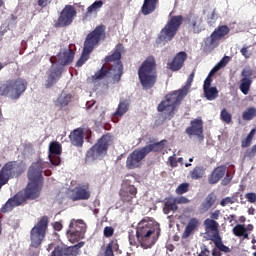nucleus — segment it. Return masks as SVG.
Returning <instances> with one entry per match:
<instances>
[{
  "label": "nucleus",
  "instance_id": "obj_22",
  "mask_svg": "<svg viewBox=\"0 0 256 256\" xmlns=\"http://www.w3.org/2000/svg\"><path fill=\"white\" fill-rule=\"evenodd\" d=\"M187 25L193 33H201L203 31V19L198 15H190L187 19Z\"/></svg>",
  "mask_w": 256,
  "mask_h": 256
},
{
  "label": "nucleus",
  "instance_id": "obj_16",
  "mask_svg": "<svg viewBox=\"0 0 256 256\" xmlns=\"http://www.w3.org/2000/svg\"><path fill=\"white\" fill-rule=\"evenodd\" d=\"M147 157V153L143 148L135 149L126 159V167L128 169H138L143 163V159Z\"/></svg>",
  "mask_w": 256,
  "mask_h": 256
},
{
  "label": "nucleus",
  "instance_id": "obj_63",
  "mask_svg": "<svg viewBox=\"0 0 256 256\" xmlns=\"http://www.w3.org/2000/svg\"><path fill=\"white\" fill-rule=\"evenodd\" d=\"M177 161L180 163V165H183V158H178Z\"/></svg>",
  "mask_w": 256,
  "mask_h": 256
},
{
  "label": "nucleus",
  "instance_id": "obj_9",
  "mask_svg": "<svg viewBox=\"0 0 256 256\" xmlns=\"http://www.w3.org/2000/svg\"><path fill=\"white\" fill-rule=\"evenodd\" d=\"M181 23H183V16H172L165 27L160 31L158 39L163 43H168L171 41L175 35H177V31H179V27H181Z\"/></svg>",
  "mask_w": 256,
  "mask_h": 256
},
{
  "label": "nucleus",
  "instance_id": "obj_34",
  "mask_svg": "<svg viewBox=\"0 0 256 256\" xmlns=\"http://www.w3.org/2000/svg\"><path fill=\"white\" fill-rule=\"evenodd\" d=\"M164 145H165V140H162L157 143L146 145L142 149H144V152L146 153V155H149L151 151H154V152L162 151Z\"/></svg>",
  "mask_w": 256,
  "mask_h": 256
},
{
  "label": "nucleus",
  "instance_id": "obj_52",
  "mask_svg": "<svg viewBox=\"0 0 256 256\" xmlns=\"http://www.w3.org/2000/svg\"><path fill=\"white\" fill-rule=\"evenodd\" d=\"M200 249H201V251L199 253V256H209V255H211V252L209 251V249H207V246L202 245Z\"/></svg>",
  "mask_w": 256,
  "mask_h": 256
},
{
  "label": "nucleus",
  "instance_id": "obj_5",
  "mask_svg": "<svg viewBox=\"0 0 256 256\" xmlns=\"http://www.w3.org/2000/svg\"><path fill=\"white\" fill-rule=\"evenodd\" d=\"M103 39H105V26L103 25L96 27L87 35L82 55L76 63L77 67L85 65V62L89 59V55H91L93 49H95V47L99 45V41H103Z\"/></svg>",
  "mask_w": 256,
  "mask_h": 256
},
{
  "label": "nucleus",
  "instance_id": "obj_10",
  "mask_svg": "<svg viewBox=\"0 0 256 256\" xmlns=\"http://www.w3.org/2000/svg\"><path fill=\"white\" fill-rule=\"evenodd\" d=\"M27 89V82L23 79H17L11 82L8 86H3L2 95L8 97L9 99H19L25 90Z\"/></svg>",
  "mask_w": 256,
  "mask_h": 256
},
{
  "label": "nucleus",
  "instance_id": "obj_35",
  "mask_svg": "<svg viewBox=\"0 0 256 256\" xmlns=\"http://www.w3.org/2000/svg\"><path fill=\"white\" fill-rule=\"evenodd\" d=\"M256 117V108L254 106L247 108L242 113V119L244 121H253Z\"/></svg>",
  "mask_w": 256,
  "mask_h": 256
},
{
  "label": "nucleus",
  "instance_id": "obj_40",
  "mask_svg": "<svg viewBox=\"0 0 256 256\" xmlns=\"http://www.w3.org/2000/svg\"><path fill=\"white\" fill-rule=\"evenodd\" d=\"M113 251H119V244H117L116 242H110L104 251V256H115V254H113Z\"/></svg>",
  "mask_w": 256,
  "mask_h": 256
},
{
  "label": "nucleus",
  "instance_id": "obj_27",
  "mask_svg": "<svg viewBox=\"0 0 256 256\" xmlns=\"http://www.w3.org/2000/svg\"><path fill=\"white\" fill-rule=\"evenodd\" d=\"M199 227V219L192 218L188 221V224L185 227V230L182 234L183 239H187L188 237H191L192 233Z\"/></svg>",
  "mask_w": 256,
  "mask_h": 256
},
{
  "label": "nucleus",
  "instance_id": "obj_47",
  "mask_svg": "<svg viewBox=\"0 0 256 256\" xmlns=\"http://www.w3.org/2000/svg\"><path fill=\"white\" fill-rule=\"evenodd\" d=\"M173 201L175 205H185L186 203H189V200L183 196L177 197Z\"/></svg>",
  "mask_w": 256,
  "mask_h": 256
},
{
  "label": "nucleus",
  "instance_id": "obj_56",
  "mask_svg": "<svg viewBox=\"0 0 256 256\" xmlns=\"http://www.w3.org/2000/svg\"><path fill=\"white\" fill-rule=\"evenodd\" d=\"M53 227H54L55 231H61L63 229V224L61 222H55L53 224Z\"/></svg>",
  "mask_w": 256,
  "mask_h": 256
},
{
  "label": "nucleus",
  "instance_id": "obj_30",
  "mask_svg": "<svg viewBox=\"0 0 256 256\" xmlns=\"http://www.w3.org/2000/svg\"><path fill=\"white\" fill-rule=\"evenodd\" d=\"M103 0H96L92 5L87 8L86 17L97 15L103 9Z\"/></svg>",
  "mask_w": 256,
  "mask_h": 256
},
{
  "label": "nucleus",
  "instance_id": "obj_59",
  "mask_svg": "<svg viewBox=\"0 0 256 256\" xmlns=\"http://www.w3.org/2000/svg\"><path fill=\"white\" fill-rule=\"evenodd\" d=\"M38 5L39 7H47V0H39Z\"/></svg>",
  "mask_w": 256,
  "mask_h": 256
},
{
  "label": "nucleus",
  "instance_id": "obj_1",
  "mask_svg": "<svg viewBox=\"0 0 256 256\" xmlns=\"http://www.w3.org/2000/svg\"><path fill=\"white\" fill-rule=\"evenodd\" d=\"M48 165L49 163L41 159L32 163L28 170L29 183L25 192H18L14 197L10 198L5 205L2 206V213L12 211L14 207H19V205L25 203L26 199H37V197H39L41 187H43V169Z\"/></svg>",
  "mask_w": 256,
  "mask_h": 256
},
{
  "label": "nucleus",
  "instance_id": "obj_51",
  "mask_svg": "<svg viewBox=\"0 0 256 256\" xmlns=\"http://www.w3.org/2000/svg\"><path fill=\"white\" fill-rule=\"evenodd\" d=\"M240 53L243 55V57H245V59H249V57H251V52H249V48L247 46H244L240 50Z\"/></svg>",
  "mask_w": 256,
  "mask_h": 256
},
{
  "label": "nucleus",
  "instance_id": "obj_28",
  "mask_svg": "<svg viewBox=\"0 0 256 256\" xmlns=\"http://www.w3.org/2000/svg\"><path fill=\"white\" fill-rule=\"evenodd\" d=\"M204 226L207 233H213L214 237H219V223L213 219H206Z\"/></svg>",
  "mask_w": 256,
  "mask_h": 256
},
{
  "label": "nucleus",
  "instance_id": "obj_14",
  "mask_svg": "<svg viewBox=\"0 0 256 256\" xmlns=\"http://www.w3.org/2000/svg\"><path fill=\"white\" fill-rule=\"evenodd\" d=\"M23 173V169L19 166L17 162H8L6 163L0 171V189L3 185H6L7 181L11 177H17Z\"/></svg>",
  "mask_w": 256,
  "mask_h": 256
},
{
  "label": "nucleus",
  "instance_id": "obj_36",
  "mask_svg": "<svg viewBox=\"0 0 256 256\" xmlns=\"http://www.w3.org/2000/svg\"><path fill=\"white\" fill-rule=\"evenodd\" d=\"M203 175H205V168L203 166H196L190 171V177L194 180L202 179Z\"/></svg>",
  "mask_w": 256,
  "mask_h": 256
},
{
  "label": "nucleus",
  "instance_id": "obj_15",
  "mask_svg": "<svg viewBox=\"0 0 256 256\" xmlns=\"http://www.w3.org/2000/svg\"><path fill=\"white\" fill-rule=\"evenodd\" d=\"M75 17H77V10L75 9V6L66 5L60 12L56 22V27H69V25L73 23Z\"/></svg>",
  "mask_w": 256,
  "mask_h": 256
},
{
  "label": "nucleus",
  "instance_id": "obj_7",
  "mask_svg": "<svg viewBox=\"0 0 256 256\" xmlns=\"http://www.w3.org/2000/svg\"><path fill=\"white\" fill-rule=\"evenodd\" d=\"M111 143H113L111 135L106 134L102 136L87 152L86 161L91 163L92 161H97V159H103V157L107 155V149H109V145H111Z\"/></svg>",
  "mask_w": 256,
  "mask_h": 256
},
{
  "label": "nucleus",
  "instance_id": "obj_37",
  "mask_svg": "<svg viewBox=\"0 0 256 256\" xmlns=\"http://www.w3.org/2000/svg\"><path fill=\"white\" fill-rule=\"evenodd\" d=\"M217 199V196H215V194H209L206 199L205 202L202 204L203 207V211H209V209H211L213 207V205H215V201Z\"/></svg>",
  "mask_w": 256,
  "mask_h": 256
},
{
  "label": "nucleus",
  "instance_id": "obj_19",
  "mask_svg": "<svg viewBox=\"0 0 256 256\" xmlns=\"http://www.w3.org/2000/svg\"><path fill=\"white\" fill-rule=\"evenodd\" d=\"M73 59H75V53H73V50L71 48L62 49L57 57H51L50 61L53 63L56 61L58 65H69V63L73 62Z\"/></svg>",
  "mask_w": 256,
  "mask_h": 256
},
{
  "label": "nucleus",
  "instance_id": "obj_48",
  "mask_svg": "<svg viewBox=\"0 0 256 256\" xmlns=\"http://www.w3.org/2000/svg\"><path fill=\"white\" fill-rule=\"evenodd\" d=\"M216 247H218V249L220 251H223L224 253H229V251H231V249H229V247L225 246L224 243L221 241L216 242Z\"/></svg>",
  "mask_w": 256,
  "mask_h": 256
},
{
  "label": "nucleus",
  "instance_id": "obj_54",
  "mask_svg": "<svg viewBox=\"0 0 256 256\" xmlns=\"http://www.w3.org/2000/svg\"><path fill=\"white\" fill-rule=\"evenodd\" d=\"M253 141V139L249 138L248 136L245 138V140H242V144L241 147L243 148H247L251 146V142Z\"/></svg>",
  "mask_w": 256,
  "mask_h": 256
},
{
  "label": "nucleus",
  "instance_id": "obj_20",
  "mask_svg": "<svg viewBox=\"0 0 256 256\" xmlns=\"http://www.w3.org/2000/svg\"><path fill=\"white\" fill-rule=\"evenodd\" d=\"M61 155V144L59 142H52L49 145V161L51 165L54 167H57L61 165V158L59 157Z\"/></svg>",
  "mask_w": 256,
  "mask_h": 256
},
{
  "label": "nucleus",
  "instance_id": "obj_29",
  "mask_svg": "<svg viewBox=\"0 0 256 256\" xmlns=\"http://www.w3.org/2000/svg\"><path fill=\"white\" fill-rule=\"evenodd\" d=\"M59 77H61V70L60 69L55 70V68L52 67L48 71V78L46 80V87H53V85H55V83H57V79H59Z\"/></svg>",
  "mask_w": 256,
  "mask_h": 256
},
{
  "label": "nucleus",
  "instance_id": "obj_13",
  "mask_svg": "<svg viewBox=\"0 0 256 256\" xmlns=\"http://www.w3.org/2000/svg\"><path fill=\"white\" fill-rule=\"evenodd\" d=\"M229 31L230 29L226 25L215 28L210 37L206 38L204 49H206V51H213V49L219 47L221 39H223L225 35H228Z\"/></svg>",
  "mask_w": 256,
  "mask_h": 256
},
{
  "label": "nucleus",
  "instance_id": "obj_4",
  "mask_svg": "<svg viewBox=\"0 0 256 256\" xmlns=\"http://www.w3.org/2000/svg\"><path fill=\"white\" fill-rule=\"evenodd\" d=\"M119 59H121V46H118L112 55L106 57V63H114L111 68L108 71L102 68L100 71L96 72L95 75L92 76V83L99 85L100 81H103L105 77H110L114 83H119L123 75V64Z\"/></svg>",
  "mask_w": 256,
  "mask_h": 256
},
{
  "label": "nucleus",
  "instance_id": "obj_3",
  "mask_svg": "<svg viewBox=\"0 0 256 256\" xmlns=\"http://www.w3.org/2000/svg\"><path fill=\"white\" fill-rule=\"evenodd\" d=\"M159 224L149 218L141 220L136 228L137 241L142 249H151L159 239Z\"/></svg>",
  "mask_w": 256,
  "mask_h": 256
},
{
  "label": "nucleus",
  "instance_id": "obj_11",
  "mask_svg": "<svg viewBox=\"0 0 256 256\" xmlns=\"http://www.w3.org/2000/svg\"><path fill=\"white\" fill-rule=\"evenodd\" d=\"M85 231H87V224L83 220H71L67 231L69 241L75 243L79 239H85Z\"/></svg>",
  "mask_w": 256,
  "mask_h": 256
},
{
  "label": "nucleus",
  "instance_id": "obj_39",
  "mask_svg": "<svg viewBox=\"0 0 256 256\" xmlns=\"http://www.w3.org/2000/svg\"><path fill=\"white\" fill-rule=\"evenodd\" d=\"M70 102H71V94L62 93L58 97L56 101V105H58L59 107H67V105H69Z\"/></svg>",
  "mask_w": 256,
  "mask_h": 256
},
{
  "label": "nucleus",
  "instance_id": "obj_41",
  "mask_svg": "<svg viewBox=\"0 0 256 256\" xmlns=\"http://www.w3.org/2000/svg\"><path fill=\"white\" fill-rule=\"evenodd\" d=\"M165 215H169V213H175L177 211V205L175 204L174 200H168L163 208Z\"/></svg>",
  "mask_w": 256,
  "mask_h": 256
},
{
  "label": "nucleus",
  "instance_id": "obj_45",
  "mask_svg": "<svg viewBox=\"0 0 256 256\" xmlns=\"http://www.w3.org/2000/svg\"><path fill=\"white\" fill-rule=\"evenodd\" d=\"M245 199L248 201V203H256V193L250 192L245 194Z\"/></svg>",
  "mask_w": 256,
  "mask_h": 256
},
{
  "label": "nucleus",
  "instance_id": "obj_60",
  "mask_svg": "<svg viewBox=\"0 0 256 256\" xmlns=\"http://www.w3.org/2000/svg\"><path fill=\"white\" fill-rule=\"evenodd\" d=\"M255 133H256V130L252 129L247 137L250 138V139H253V137H255Z\"/></svg>",
  "mask_w": 256,
  "mask_h": 256
},
{
  "label": "nucleus",
  "instance_id": "obj_21",
  "mask_svg": "<svg viewBox=\"0 0 256 256\" xmlns=\"http://www.w3.org/2000/svg\"><path fill=\"white\" fill-rule=\"evenodd\" d=\"M189 137H197L200 141L203 139V120L197 118L191 122V126L186 129Z\"/></svg>",
  "mask_w": 256,
  "mask_h": 256
},
{
  "label": "nucleus",
  "instance_id": "obj_43",
  "mask_svg": "<svg viewBox=\"0 0 256 256\" xmlns=\"http://www.w3.org/2000/svg\"><path fill=\"white\" fill-rule=\"evenodd\" d=\"M243 79H251L253 77V70L249 67H245L241 72Z\"/></svg>",
  "mask_w": 256,
  "mask_h": 256
},
{
  "label": "nucleus",
  "instance_id": "obj_2",
  "mask_svg": "<svg viewBox=\"0 0 256 256\" xmlns=\"http://www.w3.org/2000/svg\"><path fill=\"white\" fill-rule=\"evenodd\" d=\"M193 79H195V72H192L187 80L186 85L177 91L168 94L158 105V111L163 113L165 119H173L175 116V111L177 110V105L183 101L187 93H189V89H191V83H193Z\"/></svg>",
  "mask_w": 256,
  "mask_h": 256
},
{
  "label": "nucleus",
  "instance_id": "obj_46",
  "mask_svg": "<svg viewBox=\"0 0 256 256\" xmlns=\"http://www.w3.org/2000/svg\"><path fill=\"white\" fill-rule=\"evenodd\" d=\"M177 156V154H173L172 156H170L168 158V165L171 166L172 168L177 167V158H175Z\"/></svg>",
  "mask_w": 256,
  "mask_h": 256
},
{
  "label": "nucleus",
  "instance_id": "obj_53",
  "mask_svg": "<svg viewBox=\"0 0 256 256\" xmlns=\"http://www.w3.org/2000/svg\"><path fill=\"white\" fill-rule=\"evenodd\" d=\"M217 17L215 10H212L210 15H208V21H210V23H215V21H217Z\"/></svg>",
  "mask_w": 256,
  "mask_h": 256
},
{
  "label": "nucleus",
  "instance_id": "obj_32",
  "mask_svg": "<svg viewBox=\"0 0 256 256\" xmlns=\"http://www.w3.org/2000/svg\"><path fill=\"white\" fill-rule=\"evenodd\" d=\"M158 0H144L142 6V13L143 15H151L153 11H155V7L157 6Z\"/></svg>",
  "mask_w": 256,
  "mask_h": 256
},
{
  "label": "nucleus",
  "instance_id": "obj_33",
  "mask_svg": "<svg viewBox=\"0 0 256 256\" xmlns=\"http://www.w3.org/2000/svg\"><path fill=\"white\" fill-rule=\"evenodd\" d=\"M233 235L235 237H243V239H249V233L247 232V227L243 224H237L233 229H232Z\"/></svg>",
  "mask_w": 256,
  "mask_h": 256
},
{
  "label": "nucleus",
  "instance_id": "obj_61",
  "mask_svg": "<svg viewBox=\"0 0 256 256\" xmlns=\"http://www.w3.org/2000/svg\"><path fill=\"white\" fill-rule=\"evenodd\" d=\"M248 214L249 215H254L255 214V208H249L248 209Z\"/></svg>",
  "mask_w": 256,
  "mask_h": 256
},
{
  "label": "nucleus",
  "instance_id": "obj_38",
  "mask_svg": "<svg viewBox=\"0 0 256 256\" xmlns=\"http://www.w3.org/2000/svg\"><path fill=\"white\" fill-rule=\"evenodd\" d=\"M129 111V101L122 100L120 101L118 108L114 115H118V117H123V114Z\"/></svg>",
  "mask_w": 256,
  "mask_h": 256
},
{
  "label": "nucleus",
  "instance_id": "obj_49",
  "mask_svg": "<svg viewBox=\"0 0 256 256\" xmlns=\"http://www.w3.org/2000/svg\"><path fill=\"white\" fill-rule=\"evenodd\" d=\"M234 201L231 197H226L221 200L220 205L221 207H227V205H233Z\"/></svg>",
  "mask_w": 256,
  "mask_h": 256
},
{
  "label": "nucleus",
  "instance_id": "obj_8",
  "mask_svg": "<svg viewBox=\"0 0 256 256\" xmlns=\"http://www.w3.org/2000/svg\"><path fill=\"white\" fill-rule=\"evenodd\" d=\"M227 63H229V56H225L221 59L219 63L210 71L209 75L204 81L203 90L204 95L208 101H214V99H217L219 97V90H217V87H211V82L213 81L211 79V76L214 73H217L220 69H223V67L227 66Z\"/></svg>",
  "mask_w": 256,
  "mask_h": 256
},
{
  "label": "nucleus",
  "instance_id": "obj_42",
  "mask_svg": "<svg viewBox=\"0 0 256 256\" xmlns=\"http://www.w3.org/2000/svg\"><path fill=\"white\" fill-rule=\"evenodd\" d=\"M220 119L221 121H223V123H226L227 125H229V123H231L233 116L231 115V113H229V111H227V109H222V111L220 112Z\"/></svg>",
  "mask_w": 256,
  "mask_h": 256
},
{
  "label": "nucleus",
  "instance_id": "obj_24",
  "mask_svg": "<svg viewBox=\"0 0 256 256\" xmlns=\"http://www.w3.org/2000/svg\"><path fill=\"white\" fill-rule=\"evenodd\" d=\"M187 60V53L179 52L173 59V61L168 63L169 69L171 71H179L183 67V63Z\"/></svg>",
  "mask_w": 256,
  "mask_h": 256
},
{
  "label": "nucleus",
  "instance_id": "obj_44",
  "mask_svg": "<svg viewBox=\"0 0 256 256\" xmlns=\"http://www.w3.org/2000/svg\"><path fill=\"white\" fill-rule=\"evenodd\" d=\"M187 191H189V184L187 183L180 184L176 189L178 195H183V193H187Z\"/></svg>",
  "mask_w": 256,
  "mask_h": 256
},
{
  "label": "nucleus",
  "instance_id": "obj_57",
  "mask_svg": "<svg viewBox=\"0 0 256 256\" xmlns=\"http://www.w3.org/2000/svg\"><path fill=\"white\" fill-rule=\"evenodd\" d=\"M255 154H256V144L252 146L250 151H248V157H255Z\"/></svg>",
  "mask_w": 256,
  "mask_h": 256
},
{
  "label": "nucleus",
  "instance_id": "obj_25",
  "mask_svg": "<svg viewBox=\"0 0 256 256\" xmlns=\"http://www.w3.org/2000/svg\"><path fill=\"white\" fill-rule=\"evenodd\" d=\"M83 129L77 128L69 135L70 141L74 147H83L84 139Z\"/></svg>",
  "mask_w": 256,
  "mask_h": 256
},
{
  "label": "nucleus",
  "instance_id": "obj_64",
  "mask_svg": "<svg viewBox=\"0 0 256 256\" xmlns=\"http://www.w3.org/2000/svg\"><path fill=\"white\" fill-rule=\"evenodd\" d=\"M51 249H53V244H50V245L48 246V251H51Z\"/></svg>",
  "mask_w": 256,
  "mask_h": 256
},
{
  "label": "nucleus",
  "instance_id": "obj_50",
  "mask_svg": "<svg viewBox=\"0 0 256 256\" xmlns=\"http://www.w3.org/2000/svg\"><path fill=\"white\" fill-rule=\"evenodd\" d=\"M115 233V229L111 226H106L104 228V236L106 237H113V234Z\"/></svg>",
  "mask_w": 256,
  "mask_h": 256
},
{
  "label": "nucleus",
  "instance_id": "obj_62",
  "mask_svg": "<svg viewBox=\"0 0 256 256\" xmlns=\"http://www.w3.org/2000/svg\"><path fill=\"white\" fill-rule=\"evenodd\" d=\"M104 113H105L104 111H101V112H100V118H99V121H103V115H104Z\"/></svg>",
  "mask_w": 256,
  "mask_h": 256
},
{
  "label": "nucleus",
  "instance_id": "obj_12",
  "mask_svg": "<svg viewBox=\"0 0 256 256\" xmlns=\"http://www.w3.org/2000/svg\"><path fill=\"white\" fill-rule=\"evenodd\" d=\"M49 223V219L44 216L42 219L34 226L31 230V246L32 247H39L43 239H45V231H47V225Z\"/></svg>",
  "mask_w": 256,
  "mask_h": 256
},
{
  "label": "nucleus",
  "instance_id": "obj_18",
  "mask_svg": "<svg viewBox=\"0 0 256 256\" xmlns=\"http://www.w3.org/2000/svg\"><path fill=\"white\" fill-rule=\"evenodd\" d=\"M135 195H137V188L131 185V183H129V180H125L122 184V188L120 191L122 201L131 205L133 203V200L135 199Z\"/></svg>",
  "mask_w": 256,
  "mask_h": 256
},
{
  "label": "nucleus",
  "instance_id": "obj_26",
  "mask_svg": "<svg viewBox=\"0 0 256 256\" xmlns=\"http://www.w3.org/2000/svg\"><path fill=\"white\" fill-rule=\"evenodd\" d=\"M225 173H227V168L225 166L217 167L212 172L209 178V183H211V185H215V183H219V181L223 179V177L225 176Z\"/></svg>",
  "mask_w": 256,
  "mask_h": 256
},
{
  "label": "nucleus",
  "instance_id": "obj_17",
  "mask_svg": "<svg viewBox=\"0 0 256 256\" xmlns=\"http://www.w3.org/2000/svg\"><path fill=\"white\" fill-rule=\"evenodd\" d=\"M85 245V242H80L74 246H58L52 251L51 256H77L79 255V249Z\"/></svg>",
  "mask_w": 256,
  "mask_h": 256
},
{
  "label": "nucleus",
  "instance_id": "obj_23",
  "mask_svg": "<svg viewBox=\"0 0 256 256\" xmlns=\"http://www.w3.org/2000/svg\"><path fill=\"white\" fill-rule=\"evenodd\" d=\"M73 201L85 200L91 197L88 185H80L72 191L71 195Z\"/></svg>",
  "mask_w": 256,
  "mask_h": 256
},
{
  "label": "nucleus",
  "instance_id": "obj_55",
  "mask_svg": "<svg viewBox=\"0 0 256 256\" xmlns=\"http://www.w3.org/2000/svg\"><path fill=\"white\" fill-rule=\"evenodd\" d=\"M219 215H221V211L220 210H215L214 212H211L210 217L211 219H219Z\"/></svg>",
  "mask_w": 256,
  "mask_h": 256
},
{
  "label": "nucleus",
  "instance_id": "obj_31",
  "mask_svg": "<svg viewBox=\"0 0 256 256\" xmlns=\"http://www.w3.org/2000/svg\"><path fill=\"white\" fill-rule=\"evenodd\" d=\"M253 83V78H242L239 81V89L243 95H249V91H251V85Z\"/></svg>",
  "mask_w": 256,
  "mask_h": 256
},
{
  "label": "nucleus",
  "instance_id": "obj_58",
  "mask_svg": "<svg viewBox=\"0 0 256 256\" xmlns=\"http://www.w3.org/2000/svg\"><path fill=\"white\" fill-rule=\"evenodd\" d=\"M129 243L132 246L137 245V242L135 241V236H133L132 234H129Z\"/></svg>",
  "mask_w": 256,
  "mask_h": 256
},
{
  "label": "nucleus",
  "instance_id": "obj_6",
  "mask_svg": "<svg viewBox=\"0 0 256 256\" xmlns=\"http://www.w3.org/2000/svg\"><path fill=\"white\" fill-rule=\"evenodd\" d=\"M138 76L144 89H151L157 81L155 73V58L148 57L138 70Z\"/></svg>",
  "mask_w": 256,
  "mask_h": 256
}]
</instances>
